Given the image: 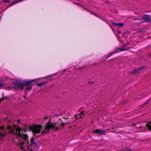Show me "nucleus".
Listing matches in <instances>:
<instances>
[{
    "instance_id": "obj_1",
    "label": "nucleus",
    "mask_w": 151,
    "mask_h": 151,
    "mask_svg": "<svg viewBox=\"0 0 151 151\" xmlns=\"http://www.w3.org/2000/svg\"><path fill=\"white\" fill-rule=\"evenodd\" d=\"M8 128L9 130H10L11 132L17 135L19 137L18 139L19 144L22 150H27L29 146L32 145L36 146L35 138H32L29 143L28 136L26 134V132L24 131L20 127L17 126L16 129L14 130L12 129L11 127H8Z\"/></svg>"
},
{
    "instance_id": "obj_2",
    "label": "nucleus",
    "mask_w": 151,
    "mask_h": 151,
    "mask_svg": "<svg viewBox=\"0 0 151 151\" xmlns=\"http://www.w3.org/2000/svg\"><path fill=\"white\" fill-rule=\"evenodd\" d=\"M58 127L55 124L50 123L49 121V122L43 126L41 125L35 124L29 127L30 131L32 132L34 135L40 133L43 134L47 133L49 132V130L54 129L55 130L58 129Z\"/></svg>"
},
{
    "instance_id": "obj_3",
    "label": "nucleus",
    "mask_w": 151,
    "mask_h": 151,
    "mask_svg": "<svg viewBox=\"0 0 151 151\" xmlns=\"http://www.w3.org/2000/svg\"><path fill=\"white\" fill-rule=\"evenodd\" d=\"M142 20H143V22H150V16L147 14H145L144 17V19H142ZM134 20H138L141 21L142 19H135ZM142 22H140V23H141Z\"/></svg>"
},
{
    "instance_id": "obj_4",
    "label": "nucleus",
    "mask_w": 151,
    "mask_h": 151,
    "mask_svg": "<svg viewBox=\"0 0 151 151\" xmlns=\"http://www.w3.org/2000/svg\"><path fill=\"white\" fill-rule=\"evenodd\" d=\"M93 132H95L98 135H101V134H105L106 133V131L104 130H100L98 129H97L95 131Z\"/></svg>"
},
{
    "instance_id": "obj_5",
    "label": "nucleus",
    "mask_w": 151,
    "mask_h": 151,
    "mask_svg": "<svg viewBox=\"0 0 151 151\" xmlns=\"http://www.w3.org/2000/svg\"><path fill=\"white\" fill-rule=\"evenodd\" d=\"M36 80V79L29 80L23 81L24 86H29L31 83L34 82Z\"/></svg>"
},
{
    "instance_id": "obj_6",
    "label": "nucleus",
    "mask_w": 151,
    "mask_h": 151,
    "mask_svg": "<svg viewBox=\"0 0 151 151\" xmlns=\"http://www.w3.org/2000/svg\"><path fill=\"white\" fill-rule=\"evenodd\" d=\"M17 86L19 88L23 90L24 89V82H20L18 83Z\"/></svg>"
},
{
    "instance_id": "obj_7",
    "label": "nucleus",
    "mask_w": 151,
    "mask_h": 151,
    "mask_svg": "<svg viewBox=\"0 0 151 151\" xmlns=\"http://www.w3.org/2000/svg\"><path fill=\"white\" fill-rule=\"evenodd\" d=\"M86 115V113H85L84 112H83L81 114H79L75 115V116L76 118L77 119H79L81 118H83L82 116H84V115Z\"/></svg>"
},
{
    "instance_id": "obj_8",
    "label": "nucleus",
    "mask_w": 151,
    "mask_h": 151,
    "mask_svg": "<svg viewBox=\"0 0 151 151\" xmlns=\"http://www.w3.org/2000/svg\"><path fill=\"white\" fill-rule=\"evenodd\" d=\"M111 24L112 25H117L119 26L120 27H123L124 26V24L123 23H112Z\"/></svg>"
},
{
    "instance_id": "obj_9",
    "label": "nucleus",
    "mask_w": 151,
    "mask_h": 151,
    "mask_svg": "<svg viewBox=\"0 0 151 151\" xmlns=\"http://www.w3.org/2000/svg\"><path fill=\"white\" fill-rule=\"evenodd\" d=\"M145 68V67L144 66H142V67H140L138 69H135V70H134L133 72L134 73H136L138 72L139 71H140L141 70Z\"/></svg>"
},
{
    "instance_id": "obj_10",
    "label": "nucleus",
    "mask_w": 151,
    "mask_h": 151,
    "mask_svg": "<svg viewBox=\"0 0 151 151\" xmlns=\"http://www.w3.org/2000/svg\"><path fill=\"white\" fill-rule=\"evenodd\" d=\"M43 85L45 86V83L43 82L42 83H38L36 85L38 86L41 87Z\"/></svg>"
},
{
    "instance_id": "obj_11",
    "label": "nucleus",
    "mask_w": 151,
    "mask_h": 151,
    "mask_svg": "<svg viewBox=\"0 0 151 151\" xmlns=\"http://www.w3.org/2000/svg\"><path fill=\"white\" fill-rule=\"evenodd\" d=\"M146 126L150 130H151V122L147 124Z\"/></svg>"
},
{
    "instance_id": "obj_12",
    "label": "nucleus",
    "mask_w": 151,
    "mask_h": 151,
    "mask_svg": "<svg viewBox=\"0 0 151 151\" xmlns=\"http://www.w3.org/2000/svg\"><path fill=\"white\" fill-rule=\"evenodd\" d=\"M122 49L119 48H116V52H119L122 51L121 50H122Z\"/></svg>"
},
{
    "instance_id": "obj_13",
    "label": "nucleus",
    "mask_w": 151,
    "mask_h": 151,
    "mask_svg": "<svg viewBox=\"0 0 151 151\" xmlns=\"http://www.w3.org/2000/svg\"><path fill=\"white\" fill-rule=\"evenodd\" d=\"M124 151H132V150L130 148H126Z\"/></svg>"
},
{
    "instance_id": "obj_14",
    "label": "nucleus",
    "mask_w": 151,
    "mask_h": 151,
    "mask_svg": "<svg viewBox=\"0 0 151 151\" xmlns=\"http://www.w3.org/2000/svg\"><path fill=\"white\" fill-rule=\"evenodd\" d=\"M32 87L29 86V87L28 88H27L26 89V91H27V90L30 91L32 89Z\"/></svg>"
},
{
    "instance_id": "obj_15",
    "label": "nucleus",
    "mask_w": 151,
    "mask_h": 151,
    "mask_svg": "<svg viewBox=\"0 0 151 151\" xmlns=\"http://www.w3.org/2000/svg\"><path fill=\"white\" fill-rule=\"evenodd\" d=\"M4 128L5 127L4 126H2L0 128V132H1V130L3 129H4Z\"/></svg>"
},
{
    "instance_id": "obj_16",
    "label": "nucleus",
    "mask_w": 151,
    "mask_h": 151,
    "mask_svg": "<svg viewBox=\"0 0 151 151\" xmlns=\"http://www.w3.org/2000/svg\"><path fill=\"white\" fill-rule=\"evenodd\" d=\"M10 1V0H6L4 1V2H6V3H8Z\"/></svg>"
},
{
    "instance_id": "obj_17",
    "label": "nucleus",
    "mask_w": 151,
    "mask_h": 151,
    "mask_svg": "<svg viewBox=\"0 0 151 151\" xmlns=\"http://www.w3.org/2000/svg\"><path fill=\"white\" fill-rule=\"evenodd\" d=\"M4 86V85L3 83L0 84V87H3Z\"/></svg>"
},
{
    "instance_id": "obj_18",
    "label": "nucleus",
    "mask_w": 151,
    "mask_h": 151,
    "mask_svg": "<svg viewBox=\"0 0 151 151\" xmlns=\"http://www.w3.org/2000/svg\"><path fill=\"white\" fill-rule=\"evenodd\" d=\"M122 50V51H126L127 50H128L127 49H126V48H124V49H122V50Z\"/></svg>"
},
{
    "instance_id": "obj_19",
    "label": "nucleus",
    "mask_w": 151,
    "mask_h": 151,
    "mask_svg": "<svg viewBox=\"0 0 151 151\" xmlns=\"http://www.w3.org/2000/svg\"><path fill=\"white\" fill-rule=\"evenodd\" d=\"M92 14H93L95 16H96L97 17H98V15L96 14L92 13Z\"/></svg>"
},
{
    "instance_id": "obj_20",
    "label": "nucleus",
    "mask_w": 151,
    "mask_h": 151,
    "mask_svg": "<svg viewBox=\"0 0 151 151\" xmlns=\"http://www.w3.org/2000/svg\"><path fill=\"white\" fill-rule=\"evenodd\" d=\"M4 98L3 97L2 98L0 99V102L1 101L4 99Z\"/></svg>"
},
{
    "instance_id": "obj_21",
    "label": "nucleus",
    "mask_w": 151,
    "mask_h": 151,
    "mask_svg": "<svg viewBox=\"0 0 151 151\" xmlns=\"http://www.w3.org/2000/svg\"><path fill=\"white\" fill-rule=\"evenodd\" d=\"M12 3V4H11V5H10V6H12V5H14V4H15V3Z\"/></svg>"
},
{
    "instance_id": "obj_22",
    "label": "nucleus",
    "mask_w": 151,
    "mask_h": 151,
    "mask_svg": "<svg viewBox=\"0 0 151 151\" xmlns=\"http://www.w3.org/2000/svg\"><path fill=\"white\" fill-rule=\"evenodd\" d=\"M149 101V100H148L145 103V104H147V102Z\"/></svg>"
},
{
    "instance_id": "obj_23",
    "label": "nucleus",
    "mask_w": 151,
    "mask_h": 151,
    "mask_svg": "<svg viewBox=\"0 0 151 151\" xmlns=\"http://www.w3.org/2000/svg\"><path fill=\"white\" fill-rule=\"evenodd\" d=\"M118 32L119 33V34H120L121 33V31H119Z\"/></svg>"
},
{
    "instance_id": "obj_24",
    "label": "nucleus",
    "mask_w": 151,
    "mask_h": 151,
    "mask_svg": "<svg viewBox=\"0 0 151 151\" xmlns=\"http://www.w3.org/2000/svg\"><path fill=\"white\" fill-rule=\"evenodd\" d=\"M101 19L102 20H103V21H104V20H104V19H102V18H101Z\"/></svg>"
},
{
    "instance_id": "obj_25",
    "label": "nucleus",
    "mask_w": 151,
    "mask_h": 151,
    "mask_svg": "<svg viewBox=\"0 0 151 151\" xmlns=\"http://www.w3.org/2000/svg\"><path fill=\"white\" fill-rule=\"evenodd\" d=\"M133 126H134L135 125H136V124H133Z\"/></svg>"
},
{
    "instance_id": "obj_26",
    "label": "nucleus",
    "mask_w": 151,
    "mask_h": 151,
    "mask_svg": "<svg viewBox=\"0 0 151 151\" xmlns=\"http://www.w3.org/2000/svg\"><path fill=\"white\" fill-rule=\"evenodd\" d=\"M99 17V18H101L99 16H98V17Z\"/></svg>"
},
{
    "instance_id": "obj_27",
    "label": "nucleus",
    "mask_w": 151,
    "mask_h": 151,
    "mask_svg": "<svg viewBox=\"0 0 151 151\" xmlns=\"http://www.w3.org/2000/svg\"><path fill=\"white\" fill-rule=\"evenodd\" d=\"M139 127H136V128H138Z\"/></svg>"
},
{
    "instance_id": "obj_28",
    "label": "nucleus",
    "mask_w": 151,
    "mask_h": 151,
    "mask_svg": "<svg viewBox=\"0 0 151 151\" xmlns=\"http://www.w3.org/2000/svg\"><path fill=\"white\" fill-rule=\"evenodd\" d=\"M109 25H110V26H111V24H109Z\"/></svg>"
},
{
    "instance_id": "obj_29",
    "label": "nucleus",
    "mask_w": 151,
    "mask_h": 151,
    "mask_svg": "<svg viewBox=\"0 0 151 151\" xmlns=\"http://www.w3.org/2000/svg\"><path fill=\"white\" fill-rule=\"evenodd\" d=\"M1 18L0 17V19H1Z\"/></svg>"
},
{
    "instance_id": "obj_30",
    "label": "nucleus",
    "mask_w": 151,
    "mask_h": 151,
    "mask_svg": "<svg viewBox=\"0 0 151 151\" xmlns=\"http://www.w3.org/2000/svg\"><path fill=\"white\" fill-rule=\"evenodd\" d=\"M2 95L3 96V93L2 94Z\"/></svg>"
},
{
    "instance_id": "obj_31",
    "label": "nucleus",
    "mask_w": 151,
    "mask_h": 151,
    "mask_svg": "<svg viewBox=\"0 0 151 151\" xmlns=\"http://www.w3.org/2000/svg\"><path fill=\"white\" fill-rule=\"evenodd\" d=\"M30 151H32V150H30Z\"/></svg>"
}]
</instances>
